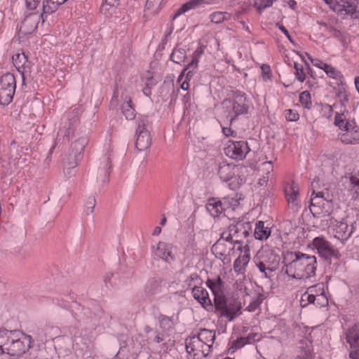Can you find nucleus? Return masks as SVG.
<instances>
[{"label": "nucleus", "mask_w": 359, "mask_h": 359, "mask_svg": "<svg viewBox=\"0 0 359 359\" xmlns=\"http://www.w3.org/2000/svg\"><path fill=\"white\" fill-rule=\"evenodd\" d=\"M282 272L289 278L305 280L316 276L317 259L316 256L299 251H287L283 255Z\"/></svg>", "instance_id": "obj_1"}, {"label": "nucleus", "mask_w": 359, "mask_h": 359, "mask_svg": "<svg viewBox=\"0 0 359 359\" xmlns=\"http://www.w3.org/2000/svg\"><path fill=\"white\" fill-rule=\"evenodd\" d=\"M222 106L226 118L230 124H232L239 116L248 113L250 101L244 93L240 90H232L223 100Z\"/></svg>", "instance_id": "obj_2"}, {"label": "nucleus", "mask_w": 359, "mask_h": 359, "mask_svg": "<svg viewBox=\"0 0 359 359\" xmlns=\"http://www.w3.org/2000/svg\"><path fill=\"white\" fill-rule=\"evenodd\" d=\"M68 0H43V13L41 15L36 13L27 15L25 19L22 22L21 28L26 29L29 25H32L30 29L25 30V33H30L37 27L38 22L40 18H42V22H44V14H51L56 11L60 6L65 4Z\"/></svg>", "instance_id": "obj_3"}, {"label": "nucleus", "mask_w": 359, "mask_h": 359, "mask_svg": "<svg viewBox=\"0 0 359 359\" xmlns=\"http://www.w3.org/2000/svg\"><path fill=\"white\" fill-rule=\"evenodd\" d=\"M88 144L86 137H81L72 143L70 150L66 158L64 159V172L65 175L71 176L72 170L77 165V162L80 159L86 146Z\"/></svg>", "instance_id": "obj_4"}, {"label": "nucleus", "mask_w": 359, "mask_h": 359, "mask_svg": "<svg viewBox=\"0 0 359 359\" xmlns=\"http://www.w3.org/2000/svg\"><path fill=\"white\" fill-rule=\"evenodd\" d=\"M31 343L30 336L13 330L8 346H6V353L11 356H20L29 348Z\"/></svg>", "instance_id": "obj_5"}, {"label": "nucleus", "mask_w": 359, "mask_h": 359, "mask_svg": "<svg viewBox=\"0 0 359 359\" xmlns=\"http://www.w3.org/2000/svg\"><path fill=\"white\" fill-rule=\"evenodd\" d=\"M215 312L220 318H225L229 321L233 320L240 314L241 306L234 299L218 298L215 302Z\"/></svg>", "instance_id": "obj_6"}, {"label": "nucleus", "mask_w": 359, "mask_h": 359, "mask_svg": "<svg viewBox=\"0 0 359 359\" xmlns=\"http://www.w3.org/2000/svg\"><path fill=\"white\" fill-rule=\"evenodd\" d=\"M312 245L319 256L330 263L332 259H339L341 257L338 250L323 236L316 237L312 241Z\"/></svg>", "instance_id": "obj_7"}, {"label": "nucleus", "mask_w": 359, "mask_h": 359, "mask_svg": "<svg viewBox=\"0 0 359 359\" xmlns=\"http://www.w3.org/2000/svg\"><path fill=\"white\" fill-rule=\"evenodd\" d=\"M16 88V80L13 74L6 73L0 78V104H9L13 99Z\"/></svg>", "instance_id": "obj_8"}, {"label": "nucleus", "mask_w": 359, "mask_h": 359, "mask_svg": "<svg viewBox=\"0 0 359 359\" xmlns=\"http://www.w3.org/2000/svg\"><path fill=\"white\" fill-rule=\"evenodd\" d=\"M215 339V333L210 330L203 329L198 334L197 337H194L189 342H186V351L189 354H193L198 356L196 347L200 346L201 344L212 346Z\"/></svg>", "instance_id": "obj_9"}, {"label": "nucleus", "mask_w": 359, "mask_h": 359, "mask_svg": "<svg viewBox=\"0 0 359 359\" xmlns=\"http://www.w3.org/2000/svg\"><path fill=\"white\" fill-rule=\"evenodd\" d=\"M252 231V224L249 222L238 221L228 227L226 239H231L235 243H240L243 238H247Z\"/></svg>", "instance_id": "obj_10"}, {"label": "nucleus", "mask_w": 359, "mask_h": 359, "mask_svg": "<svg viewBox=\"0 0 359 359\" xmlns=\"http://www.w3.org/2000/svg\"><path fill=\"white\" fill-rule=\"evenodd\" d=\"M226 235L227 232L224 231L221 238L212 247V252L220 259H226L234 248V242L231 239H226Z\"/></svg>", "instance_id": "obj_11"}, {"label": "nucleus", "mask_w": 359, "mask_h": 359, "mask_svg": "<svg viewBox=\"0 0 359 359\" xmlns=\"http://www.w3.org/2000/svg\"><path fill=\"white\" fill-rule=\"evenodd\" d=\"M249 151L250 147L245 141L233 142L225 148L226 154L236 160H243Z\"/></svg>", "instance_id": "obj_12"}, {"label": "nucleus", "mask_w": 359, "mask_h": 359, "mask_svg": "<svg viewBox=\"0 0 359 359\" xmlns=\"http://www.w3.org/2000/svg\"><path fill=\"white\" fill-rule=\"evenodd\" d=\"M353 227L352 224L349 225L346 219L341 221H334L333 224V231L334 237L341 241H346L351 235Z\"/></svg>", "instance_id": "obj_13"}, {"label": "nucleus", "mask_w": 359, "mask_h": 359, "mask_svg": "<svg viewBox=\"0 0 359 359\" xmlns=\"http://www.w3.org/2000/svg\"><path fill=\"white\" fill-rule=\"evenodd\" d=\"M203 50L201 46L198 47L193 53L191 61L187 65L185 68H184L182 72L179 76L178 82H180L184 76L186 72V76L184 79H187V81H190L191 77L193 76V70L195 69L198 67V59L203 55Z\"/></svg>", "instance_id": "obj_14"}, {"label": "nucleus", "mask_w": 359, "mask_h": 359, "mask_svg": "<svg viewBox=\"0 0 359 359\" xmlns=\"http://www.w3.org/2000/svg\"><path fill=\"white\" fill-rule=\"evenodd\" d=\"M250 250L248 245L244 247V250L233 262V270L237 275H244L246 267L250 262Z\"/></svg>", "instance_id": "obj_15"}, {"label": "nucleus", "mask_w": 359, "mask_h": 359, "mask_svg": "<svg viewBox=\"0 0 359 359\" xmlns=\"http://www.w3.org/2000/svg\"><path fill=\"white\" fill-rule=\"evenodd\" d=\"M171 250L170 244L160 241L156 247H153V254L155 258L161 259L170 263L174 259Z\"/></svg>", "instance_id": "obj_16"}, {"label": "nucleus", "mask_w": 359, "mask_h": 359, "mask_svg": "<svg viewBox=\"0 0 359 359\" xmlns=\"http://www.w3.org/2000/svg\"><path fill=\"white\" fill-rule=\"evenodd\" d=\"M340 140L345 144H359V127L353 122L347 130L339 135Z\"/></svg>", "instance_id": "obj_17"}, {"label": "nucleus", "mask_w": 359, "mask_h": 359, "mask_svg": "<svg viewBox=\"0 0 359 359\" xmlns=\"http://www.w3.org/2000/svg\"><path fill=\"white\" fill-rule=\"evenodd\" d=\"M12 60L18 72H30V62L22 50H18L14 53L12 56Z\"/></svg>", "instance_id": "obj_18"}, {"label": "nucleus", "mask_w": 359, "mask_h": 359, "mask_svg": "<svg viewBox=\"0 0 359 359\" xmlns=\"http://www.w3.org/2000/svg\"><path fill=\"white\" fill-rule=\"evenodd\" d=\"M212 3V0H189V1L183 4L173 14L172 19L175 20L178 16L186 12L196 9L203 5H208Z\"/></svg>", "instance_id": "obj_19"}, {"label": "nucleus", "mask_w": 359, "mask_h": 359, "mask_svg": "<svg viewBox=\"0 0 359 359\" xmlns=\"http://www.w3.org/2000/svg\"><path fill=\"white\" fill-rule=\"evenodd\" d=\"M121 99V109L123 114L127 119H133L135 116V109L132 104L131 97L126 90L122 92Z\"/></svg>", "instance_id": "obj_20"}, {"label": "nucleus", "mask_w": 359, "mask_h": 359, "mask_svg": "<svg viewBox=\"0 0 359 359\" xmlns=\"http://www.w3.org/2000/svg\"><path fill=\"white\" fill-rule=\"evenodd\" d=\"M330 206H327V202L318 194L311 195V212L315 214L329 213Z\"/></svg>", "instance_id": "obj_21"}, {"label": "nucleus", "mask_w": 359, "mask_h": 359, "mask_svg": "<svg viewBox=\"0 0 359 359\" xmlns=\"http://www.w3.org/2000/svg\"><path fill=\"white\" fill-rule=\"evenodd\" d=\"M238 168L231 163L226 162H222L218 168V175L222 180L227 182L235 176Z\"/></svg>", "instance_id": "obj_22"}, {"label": "nucleus", "mask_w": 359, "mask_h": 359, "mask_svg": "<svg viewBox=\"0 0 359 359\" xmlns=\"http://www.w3.org/2000/svg\"><path fill=\"white\" fill-rule=\"evenodd\" d=\"M192 294L194 298L203 307L211 304L208 291L203 287L194 284V287H192Z\"/></svg>", "instance_id": "obj_23"}, {"label": "nucleus", "mask_w": 359, "mask_h": 359, "mask_svg": "<svg viewBox=\"0 0 359 359\" xmlns=\"http://www.w3.org/2000/svg\"><path fill=\"white\" fill-rule=\"evenodd\" d=\"M136 142L135 147L140 151L147 150L151 143V138L149 131H144V133H135Z\"/></svg>", "instance_id": "obj_24"}, {"label": "nucleus", "mask_w": 359, "mask_h": 359, "mask_svg": "<svg viewBox=\"0 0 359 359\" xmlns=\"http://www.w3.org/2000/svg\"><path fill=\"white\" fill-rule=\"evenodd\" d=\"M192 270V268L189 266H185L182 268L180 271V275H184L186 276V278L184 279V282L185 283L186 285L188 287H194V284L198 285V284L201 283V280L199 277V276L196 272H191L190 271Z\"/></svg>", "instance_id": "obj_25"}, {"label": "nucleus", "mask_w": 359, "mask_h": 359, "mask_svg": "<svg viewBox=\"0 0 359 359\" xmlns=\"http://www.w3.org/2000/svg\"><path fill=\"white\" fill-rule=\"evenodd\" d=\"M320 179L316 177L311 182V187L313 189V195L318 194L320 198H323L327 202V206H331L333 200V195L330 192L328 189L325 188L322 191H318L319 187Z\"/></svg>", "instance_id": "obj_26"}, {"label": "nucleus", "mask_w": 359, "mask_h": 359, "mask_svg": "<svg viewBox=\"0 0 359 359\" xmlns=\"http://www.w3.org/2000/svg\"><path fill=\"white\" fill-rule=\"evenodd\" d=\"M356 8L357 6L354 3L345 1L343 4H339L337 12L340 14L350 15L353 19H357L359 16Z\"/></svg>", "instance_id": "obj_27"}, {"label": "nucleus", "mask_w": 359, "mask_h": 359, "mask_svg": "<svg viewBox=\"0 0 359 359\" xmlns=\"http://www.w3.org/2000/svg\"><path fill=\"white\" fill-rule=\"evenodd\" d=\"M346 339L351 347H359V325H355L347 330Z\"/></svg>", "instance_id": "obj_28"}, {"label": "nucleus", "mask_w": 359, "mask_h": 359, "mask_svg": "<svg viewBox=\"0 0 359 359\" xmlns=\"http://www.w3.org/2000/svg\"><path fill=\"white\" fill-rule=\"evenodd\" d=\"M271 234V229L269 226H265L264 222L259 221L255 224L254 230V236L256 239L266 240Z\"/></svg>", "instance_id": "obj_29"}, {"label": "nucleus", "mask_w": 359, "mask_h": 359, "mask_svg": "<svg viewBox=\"0 0 359 359\" xmlns=\"http://www.w3.org/2000/svg\"><path fill=\"white\" fill-rule=\"evenodd\" d=\"M205 207L207 211L214 217H218L224 210L221 201L214 198H210L208 201Z\"/></svg>", "instance_id": "obj_30"}, {"label": "nucleus", "mask_w": 359, "mask_h": 359, "mask_svg": "<svg viewBox=\"0 0 359 359\" xmlns=\"http://www.w3.org/2000/svg\"><path fill=\"white\" fill-rule=\"evenodd\" d=\"M285 194L287 201L299 200V189L298 184L294 181L288 183L285 187Z\"/></svg>", "instance_id": "obj_31"}, {"label": "nucleus", "mask_w": 359, "mask_h": 359, "mask_svg": "<svg viewBox=\"0 0 359 359\" xmlns=\"http://www.w3.org/2000/svg\"><path fill=\"white\" fill-rule=\"evenodd\" d=\"M352 124L353 122L348 121L345 111L341 113H335L334 125L337 126L341 130L344 132L347 130Z\"/></svg>", "instance_id": "obj_32"}, {"label": "nucleus", "mask_w": 359, "mask_h": 359, "mask_svg": "<svg viewBox=\"0 0 359 359\" xmlns=\"http://www.w3.org/2000/svg\"><path fill=\"white\" fill-rule=\"evenodd\" d=\"M13 330L0 328V355L6 353Z\"/></svg>", "instance_id": "obj_33"}, {"label": "nucleus", "mask_w": 359, "mask_h": 359, "mask_svg": "<svg viewBox=\"0 0 359 359\" xmlns=\"http://www.w3.org/2000/svg\"><path fill=\"white\" fill-rule=\"evenodd\" d=\"M142 80L144 81L145 87L143 89V92L146 95H149L150 93V89L152 86H155L158 81L154 78L153 74L147 71L142 76Z\"/></svg>", "instance_id": "obj_34"}, {"label": "nucleus", "mask_w": 359, "mask_h": 359, "mask_svg": "<svg viewBox=\"0 0 359 359\" xmlns=\"http://www.w3.org/2000/svg\"><path fill=\"white\" fill-rule=\"evenodd\" d=\"M165 4V0H147L145 10L149 13L156 14L161 9Z\"/></svg>", "instance_id": "obj_35"}, {"label": "nucleus", "mask_w": 359, "mask_h": 359, "mask_svg": "<svg viewBox=\"0 0 359 359\" xmlns=\"http://www.w3.org/2000/svg\"><path fill=\"white\" fill-rule=\"evenodd\" d=\"M232 15L228 12L216 11L209 16L210 21L215 24H219L231 19Z\"/></svg>", "instance_id": "obj_36"}, {"label": "nucleus", "mask_w": 359, "mask_h": 359, "mask_svg": "<svg viewBox=\"0 0 359 359\" xmlns=\"http://www.w3.org/2000/svg\"><path fill=\"white\" fill-rule=\"evenodd\" d=\"M151 123L147 116L141 115L137 119V128L135 133L149 131Z\"/></svg>", "instance_id": "obj_37"}, {"label": "nucleus", "mask_w": 359, "mask_h": 359, "mask_svg": "<svg viewBox=\"0 0 359 359\" xmlns=\"http://www.w3.org/2000/svg\"><path fill=\"white\" fill-rule=\"evenodd\" d=\"M160 327L163 331H168L174 327L173 317H168L165 315H161L158 318Z\"/></svg>", "instance_id": "obj_38"}, {"label": "nucleus", "mask_w": 359, "mask_h": 359, "mask_svg": "<svg viewBox=\"0 0 359 359\" xmlns=\"http://www.w3.org/2000/svg\"><path fill=\"white\" fill-rule=\"evenodd\" d=\"M186 55V50L184 48H175L170 55V59L175 63L181 64L184 62Z\"/></svg>", "instance_id": "obj_39"}, {"label": "nucleus", "mask_w": 359, "mask_h": 359, "mask_svg": "<svg viewBox=\"0 0 359 359\" xmlns=\"http://www.w3.org/2000/svg\"><path fill=\"white\" fill-rule=\"evenodd\" d=\"M279 262L280 257L278 255L271 253L267 257V259H264L258 263H262L266 265V266H269V267L273 266V270L276 271L278 268Z\"/></svg>", "instance_id": "obj_40"}, {"label": "nucleus", "mask_w": 359, "mask_h": 359, "mask_svg": "<svg viewBox=\"0 0 359 359\" xmlns=\"http://www.w3.org/2000/svg\"><path fill=\"white\" fill-rule=\"evenodd\" d=\"M103 167L100 170V175L102 177V182H105L108 180V177L111 169V160L109 157L105 156L103 159Z\"/></svg>", "instance_id": "obj_41"}, {"label": "nucleus", "mask_w": 359, "mask_h": 359, "mask_svg": "<svg viewBox=\"0 0 359 359\" xmlns=\"http://www.w3.org/2000/svg\"><path fill=\"white\" fill-rule=\"evenodd\" d=\"M160 281L157 279L149 280L145 287V292L147 294L152 295L159 291Z\"/></svg>", "instance_id": "obj_42"}, {"label": "nucleus", "mask_w": 359, "mask_h": 359, "mask_svg": "<svg viewBox=\"0 0 359 359\" xmlns=\"http://www.w3.org/2000/svg\"><path fill=\"white\" fill-rule=\"evenodd\" d=\"M207 285L211 290L214 295V302L218 299V298H223L222 288L220 286H217L212 280H208Z\"/></svg>", "instance_id": "obj_43"}, {"label": "nucleus", "mask_w": 359, "mask_h": 359, "mask_svg": "<svg viewBox=\"0 0 359 359\" xmlns=\"http://www.w3.org/2000/svg\"><path fill=\"white\" fill-rule=\"evenodd\" d=\"M69 123H65L62 128L60 129L59 133L64 136L69 137L73 133V128L77 121V118L74 116L72 118L69 119Z\"/></svg>", "instance_id": "obj_44"}, {"label": "nucleus", "mask_w": 359, "mask_h": 359, "mask_svg": "<svg viewBox=\"0 0 359 359\" xmlns=\"http://www.w3.org/2000/svg\"><path fill=\"white\" fill-rule=\"evenodd\" d=\"M325 72L327 74L328 76L330 78L336 79L337 81H339L341 83V79H343V76L341 73L338 71L336 68L333 67L332 66L328 65H324Z\"/></svg>", "instance_id": "obj_45"}, {"label": "nucleus", "mask_w": 359, "mask_h": 359, "mask_svg": "<svg viewBox=\"0 0 359 359\" xmlns=\"http://www.w3.org/2000/svg\"><path fill=\"white\" fill-rule=\"evenodd\" d=\"M299 102L305 108L308 109L311 108L312 102L309 91H304L299 95Z\"/></svg>", "instance_id": "obj_46"}, {"label": "nucleus", "mask_w": 359, "mask_h": 359, "mask_svg": "<svg viewBox=\"0 0 359 359\" xmlns=\"http://www.w3.org/2000/svg\"><path fill=\"white\" fill-rule=\"evenodd\" d=\"M316 302V297L313 296V294L311 292H309L308 290L302 294V299H301V305L302 306L304 307L308 304H315Z\"/></svg>", "instance_id": "obj_47"}, {"label": "nucleus", "mask_w": 359, "mask_h": 359, "mask_svg": "<svg viewBox=\"0 0 359 359\" xmlns=\"http://www.w3.org/2000/svg\"><path fill=\"white\" fill-rule=\"evenodd\" d=\"M349 181L352 189L355 193L359 196V172H355L349 177Z\"/></svg>", "instance_id": "obj_48"}, {"label": "nucleus", "mask_w": 359, "mask_h": 359, "mask_svg": "<svg viewBox=\"0 0 359 359\" xmlns=\"http://www.w3.org/2000/svg\"><path fill=\"white\" fill-rule=\"evenodd\" d=\"M294 68L295 69L296 78L300 82H303L306 79V74L304 71L303 65L295 62L294 63Z\"/></svg>", "instance_id": "obj_49"}, {"label": "nucleus", "mask_w": 359, "mask_h": 359, "mask_svg": "<svg viewBox=\"0 0 359 359\" xmlns=\"http://www.w3.org/2000/svg\"><path fill=\"white\" fill-rule=\"evenodd\" d=\"M256 265L259 269V271L264 274V276L265 278H270L273 276L272 273L275 271V270H273V266H266V265L263 264L262 263H257Z\"/></svg>", "instance_id": "obj_50"}, {"label": "nucleus", "mask_w": 359, "mask_h": 359, "mask_svg": "<svg viewBox=\"0 0 359 359\" xmlns=\"http://www.w3.org/2000/svg\"><path fill=\"white\" fill-rule=\"evenodd\" d=\"M307 290L309 292L313 294L315 297H316L318 295H320L324 293V285L323 283H318L315 285L309 287Z\"/></svg>", "instance_id": "obj_51"}, {"label": "nucleus", "mask_w": 359, "mask_h": 359, "mask_svg": "<svg viewBox=\"0 0 359 359\" xmlns=\"http://www.w3.org/2000/svg\"><path fill=\"white\" fill-rule=\"evenodd\" d=\"M234 288L240 294H248V288L244 283V279L237 280L234 284Z\"/></svg>", "instance_id": "obj_52"}, {"label": "nucleus", "mask_w": 359, "mask_h": 359, "mask_svg": "<svg viewBox=\"0 0 359 359\" xmlns=\"http://www.w3.org/2000/svg\"><path fill=\"white\" fill-rule=\"evenodd\" d=\"M96 205V200L95 197H90L87 200L85 205V212L87 215L93 212L94 208Z\"/></svg>", "instance_id": "obj_53"}, {"label": "nucleus", "mask_w": 359, "mask_h": 359, "mask_svg": "<svg viewBox=\"0 0 359 359\" xmlns=\"http://www.w3.org/2000/svg\"><path fill=\"white\" fill-rule=\"evenodd\" d=\"M276 0H259V3H255L257 10L261 13L263 10L272 6Z\"/></svg>", "instance_id": "obj_54"}, {"label": "nucleus", "mask_w": 359, "mask_h": 359, "mask_svg": "<svg viewBox=\"0 0 359 359\" xmlns=\"http://www.w3.org/2000/svg\"><path fill=\"white\" fill-rule=\"evenodd\" d=\"M285 118L289 121H296L299 119V115L297 111L293 109H287L285 111Z\"/></svg>", "instance_id": "obj_55"}, {"label": "nucleus", "mask_w": 359, "mask_h": 359, "mask_svg": "<svg viewBox=\"0 0 359 359\" xmlns=\"http://www.w3.org/2000/svg\"><path fill=\"white\" fill-rule=\"evenodd\" d=\"M312 351L309 346H306L301 352V353L298 355V359H312Z\"/></svg>", "instance_id": "obj_56"}, {"label": "nucleus", "mask_w": 359, "mask_h": 359, "mask_svg": "<svg viewBox=\"0 0 359 359\" xmlns=\"http://www.w3.org/2000/svg\"><path fill=\"white\" fill-rule=\"evenodd\" d=\"M287 202L289 209L293 212H297L300 210L301 205L299 204V200H291Z\"/></svg>", "instance_id": "obj_57"}, {"label": "nucleus", "mask_w": 359, "mask_h": 359, "mask_svg": "<svg viewBox=\"0 0 359 359\" xmlns=\"http://www.w3.org/2000/svg\"><path fill=\"white\" fill-rule=\"evenodd\" d=\"M261 69L263 79L264 81L270 79L271 75L270 66L268 65H262Z\"/></svg>", "instance_id": "obj_58"}, {"label": "nucleus", "mask_w": 359, "mask_h": 359, "mask_svg": "<svg viewBox=\"0 0 359 359\" xmlns=\"http://www.w3.org/2000/svg\"><path fill=\"white\" fill-rule=\"evenodd\" d=\"M315 303L320 306H324L327 304L328 300L325 292L316 297Z\"/></svg>", "instance_id": "obj_59"}, {"label": "nucleus", "mask_w": 359, "mask_h": 359, "mask_svg": "<svg viewBox=\"0 0 359 359\" xmlns=\"http://www.w3.org/2000/svg\"><path fill=\"white\" fill-rule=\"evenodd\" d=\"M248 344H249V341L246 337H240L234 341L233 344L236 348H241Z\"/></svg>", "instance_id": "obj_60"}, {"label": "nucleus", "mask_w": 359, "mask_h": 359, "mask_svg": "<svg viewBox=\"0 0 359 359\" xmlns=\"http://www.w3.org/2000/svg\"><path fill=\"white\" fill-rule=\"evenodd\" d=\"M200 346L201 348V357L206 358L211 351L212 346H211V344L210 345L201 344Z\"/></svg>", "instance_id": "obj_61"}, {"label": "nucleus", "mask_w": 359, "mask_h": 359, "mask_svg": "<svg viewBox=\"0 0 359 359\" xmlns=\"http://www.w3.org/2000/svg\"><path fill=\"white\" fill-rule=\"evenodd\" d=\"M320 25L324 26L325 27L327 28L328 32L334 36V37H339L341 35V32L337 30L334 27H327V25L325 22H320Z\"/></svg>", "instance_id": "obj_62"}, {"label": "nucleus", "mask_w": 359, "mask_h": 359, "mask_svg": "<svg viewBox=\"0 0 359 359\" xmlns=\"http://www.w3.org/2000/svg\"><path fill=\"white\" fill-rule=\"evenodd\" d=\"M309 59L311 60V62L314 66L321 69L325 70V68L324 67V65H328V64L323 62L322 60L318 58H311V57H309Z\"/></svg>", "instance_id": "obj_63"}, {"label": "nucleus", "mask_w": 359, "mask_h": 359, "mask_svg": "<svg viewBox=\"0 0 359 359\" xmlns=\"http://www.w3.org/2000/svg\"><path fill=\"white\" fill-rule=\"evenodd\" d=\"M25 1L27 8L34 10L39 6L41 0H25Z\"/></svg>", "instance_id": "obj_64"}]
</instances>
